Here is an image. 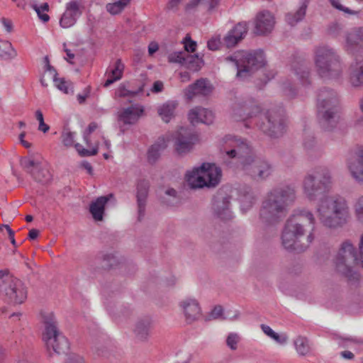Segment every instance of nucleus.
Here are the masks:
<instances>
[{
	"instance_id": "f257e3e1",
	"label": "nucleus",
	"mask_w": 363,
	"mask_h": 363,
	"mask_svg": "<svg viewBox=\"0 0 363 363\" xmlns=\"http://www.w3.org/2000/svg\"><path fill=\"white\" fill-rule=\"evenodd\" d=\"M220 150L225 153L223 159L227 166L240 169L256 182L265 180L273 171L271 164L255 157L247 142L236 136L226 135Z\"/></svg>"
},
{
	"instance_id": "f03ea898",
	"label": "nucleus",
	"mask_w": 363,
	"mask_h": 363,
	"mask_svg": "<svg viewBox=\"0 0 363 363\" xmlns=\"http://www.w3.org/2000/svg\"><path fill=\"white\" fill-rule=\"evenodd\" d=\"M232 111L233 118L237 121L260 117L262 121L257 123V126L272 138L280 137L285 131V120L282 111L271 110L262 116V108L252 99L235 104Z\"/></svg>"
},
{
	"instance_id": "7ed1b4c3",
	"label": "nucleus",
	"mask_w": 363,
	"mask_h": 363,
	"mask_svg": "<svg viewBox=\"0 0 363 363\" xmlns=\"http://www.w3.org/2000/svg\"><path fill=\"white\" fill-rule=\"evenodd\" d=\"M315 218L312 212L301 210L286 221L281 235L282 245L286 250L304 251L314 239Z\"/></svg>"
},
{
	"instance_id": "20e7f679",
	"label": "nucleus",
	"mask_w": 363,
	"mask_h": 363,
	"mask_svg": "<svg viewBox=\"0 0 363 363\" xmlns=\"http://www.w3.org/2000/svg\"><path fill=\"white\" fill-rule=\"evenodd\" d=\"M295 199L296 190L291 186L273 189L262 203L259 222L266 227L277 224L285 218L288 206Z\"/></svg>"
},
{
	"instance_id": "39448f33",
	"label": "nucleus",
	"mask_w": 363,
	"mask_h": 363,
	"mask_svg": "<svg viewBox=\"0 0 363 363\" xmlns=\"http://www.w3.org/2000/svg\"><path fill=\"white\" fill-rule=\"evenodd\" d=\"M316 211L320 223L331 229L343 227L350 219L349 203L344 196L338 194L322 198Z\"/></svg>"
},
{
	"instance_id": "423d86ee",
	"label": "nucleus",
	"mask_w": 363,
	"mask_h": 363,
	"mask_svg": "<svg viewBox=\"0 0 363 363\" xmlns=\"http://www.w3.org/2000/svg\"><path fill=\"white\" fill-rule=\"evenodd\" d=\"M317 74L325 79H337L343 72V65L337 50L326 44L315 46L313 50Z\"/></svg>"
},
{
	"instance_id": "0eeeda50",
	"label": "nucleus",
	"mask_w": 363,
	"mask_h": 363,
	"mask_svg": "<svg viewBox=\"0 0 363 363\" xmlns=\"http://www.w3.org/2000/svg\"><path fill=\"white\" fill-rule=\"evenodd\" d=\"M340 96L335 90L328 88H322L319 90L317 107L323 128L330 130L335 126V116L340 109Z\"/></svg>"
},
{
	"instance_id": "6e6552de",
	"label": "nucleus",
	"mask_w": 363,
	"mask_h": 363,
	"mask_svg": "<svg viewBox=\"0 0 363 363\" xmlns=\"http://www.w3.org/2000/svg\"><path fill=\"white\" fill-rule=\"evenodd\" d=\"M237 69L236 77L245 79L265 65V57L262 50H239L226 57Z\"/></svg>"
},
{
	"instance_id": "1a4fd4ad",
	"label": "nucleus",
	"mask_w": 363,
	"mask_h": 363,
	"mask_svg": "<svg viewBox=\"0 0 363 363\" xmlns=\"http://www.w3.org/2000/svg\"><path fill=\"white\" fill-rule=\"evenodd\" d=\"M44 330L43 340L49 350L57 354H65L69 350L67 339L60 332L55 317L52 313L43 315Z\"/></svg>"
},
{
	"instance_id": "9d476101",
	"label": "nucleus",
	"mask_w": 363,
	"mask_h": 363,
	"mask_svg": "<svg viewBox=\"0 0 363 363\" xmlns=\"http://www.w3.org/2000/svg\"><path fill=\"white\" fill-rule=\"evenodd\" d=\"M337 272L350 281H357L359 275L354 270L358 263L357 250L353 244L346 240L343 242L334 260Z\"/></svg>"
},
{
	"instance_id": "9b49d317",
	"label": "nucleus",
	"mask_w": 363,
	"mask_h": 363,
	"mask_svg": "<svg viewBox=\"0 0 363 363\" xmlns=\"http://www.w3.org/2000/svg\"><path fill=\"white\" fill-rule=\"evenodd\" d=\"M220 169L209 163H203L186 174V182L193 188L214 187L220 182Z\"/></svg>"
},
{
	"instance_id": "f8f14e48",
	"label": "nucleus",
	"mask_w": 363,
	"mask_h": 363,
	"mask_svg": "<svg viewBox=\"0 0 363 363\" xmlns=\"http://www.w3.org/2000/svg\"><path fill=\"white\" fill-rule=\"evenodd\" d=\"M23 169L36 182L47 184L52 175L45 162L33 157H23L20 161Z\"/></svg>"
},
{
	"instance_id": "ddd939ff",
	"label": "nucleus",
	"mask_w": 363,
	"mask_h": 363,
	"mask_svg": "<svg viewBox=\"0 0 363 363\" xmlns=\"http://www.w3.org/2000/svg\"><path fill=\"white\" fill-rule=\"evenodd\" d=\"M197 140V136L191 130L181 127L172 135V140L176 152L179 155L189 152Z\"/></svg>"
},
{
	"instance_id": "4468645a",
	"label": "nucleus",
	"mask_w": 363,
	"mask_h": 363,
	"mask_svg": "<svg viewBox=\"0 0 363 363\" xmlns=\"http://www.w3.org/2000/svg\"><path fill=\"white\" fill-rule=\"evenodd\" d=\"M6 300L13 304H21L27 298V288L18 279L12 277L9 284L4 288Z\"/></svg>"
},
{
	"instance_id": "2eb2a0df",
	"label": "nucleus",
	"mask_w": 363,
	"mask_h": 363,
	"mask_svg": "<svg viewBox=\"0 0 363 363\" xmlns=\"http://www.w3.org/2000/svg\"><path fill=\"white\" fill-rule=\"evenodd\" d=\"M291 76L296 85L308 87L312 84L311 69L305 61H296L291 65Z\"/></svg>"
},
{
	"instance_id": "dca6fc26",
	"label": "nucleus",
	"mask_w": 363,
	"mask_h": 363,
	"mask_svg": "<svg viewBox=\"0 0 363 363\" xmlns=\"http://www.w3.org/2000/svg\"><path fill=\"white\" fill-rule=\"evenodd\" d=\"M144 108L140 105H133L118 112L117 120L121 132L124 133L123 125H133L143 114Z\"/></svg>"
},
{
	"instance_id": "f3484780",
	"label": "nucleus",
	"mask_w": 363,
	"mask_h": 363,
	"mask_svg": "<svg viewBox=\"0 0 363 363\" xmlns=\"http://www.w3.org/2000/svg\"><path fill=\"white\" fill-rule=\"evenodd\" d=\"M274 25V15L269 11H262L255 18V33L258 35H267L273 30Z\"/></svg>"
},
{
	"instance_id": "a211bd4d",
	"label": "nucleus",
	"mask_w": 363,
	"mask_h": 363,
	"mask_svg": "<svg viewBox=\"0 0 363 363\" xmlns=\"http://www.w3.org/2000/svg\"><path fill=\"white\" fill-rule=\"evenodd\" d=\"M302 186L305 196L311 201H315L321 192L329 191L318 182L315 177L309 172L304 177Z\"/></svg>"
},
{
	"instance_id": "6ab92c4d",
	"label": "nucleus",
	"mask_w": 363,
	"mask_h": 363,
	"mask_svg": "<svg viewBox=\"0 0 363 363\" xmlns=\"http://www.w3.org/2000/svg\"><path fill=\"white\" fill-rule=\"evenodd\" d=\"M354 156V159L347 160V167L356 182L363 183V145L357 147Z\"/></svg>"
},
{
	"instance_id": "aec40b11",
	"label": "nucleus",
	"mask_w": 363,
	"mask_h": 363,
	"mask_svg": "<svg viewBox=\"0 0 363 363\" xmlns=\"http://www.w3.org/2000/svg\"><path fill=\"white\" fill-rule=\"evenodd\" d=\"M185 320L188 323H192L199 320L201 316V308L198 301L194 298H186L179 303Z\"/></svg>"
},
{
	"instance_id": "412c9836",
	"label": "nucleus",
	"mask_w": 363,
	"mask_h": 363,
	"mask_svg": "<svg viewBox=\"0 0 363 363\" xmlns=\"http://www.w3.org/2000/svg\"><path fill=\"white\" fill-rule=\"evenodd\" d=\"M349 82L353 87L363 86V56L356 57L348 69Z\"/></svg>"
},
{
	"instance_id": "4be33fe9",
	"label": "nucleus",
	"mask_w": 363,
	"mask_h": 363,
	"mask_svg": "<svg viewBox=\"0 0 363 363\" xmlns=\"http://www.w3.org/2000/svg\"><path fill=\"white\" fill-rule=\"evenodd\" d=\"M213 211L221 220H230L232 213L230 209V197L217 195L213 199Z\"/></svg>"
},
{
	"instance_id": "5701e85b",
	"label": "nucleus",
	"mask_w": 363,
	"mask_h": 363,
	"mask_svg": "<svg viewBox=\"0 0 363 363\" xmlns=\"http://www.w3.org/2000/svg\"><path fill=\"white\" fill-rule=\"evenodd\" d=\"M212 91L213 86L211 84L207 79L201 78L188 86L186 89L185 96L191 100L196 96H208Z\"/></svg>"
},
{
	"instance_id": "b1692460",
	"label": "nucleus",
	"mask_w": 363,
	"mask_h": 363,
	"mask_svg": "<svg viewBox=\"0 0 363 363\" xmlns=\"http://www.w3.org/2000/svg\"><path fill=\"white\" fill-rule=\"evenodd\" d=\"M152 327V322L150 318L146 317L138 319L133 329L135 338L138 342H147L151 335Z\"/></svg>"
},
{
	"instance_id": "393cba45",
	"label": "nucleus",
	"mask_w": 363,
	"mask_h": 363,
	"mask_svg": "<svg viewBox=\"0 0 363 363\" xmlns=\"http://www.w3.org/2000/svg\"><path fill=\"white\" fill-rule=\"evenodd\" d=\"M81 13L79 3L77 1H71L67 4L66 11L60 18V26L65 28L72 26Z\"/></svg>"
},
{
	"instance_id": "a878e982",
	"label": "nucleus",
	"mask_w": 363,
	"mask_h": 363,
	"mask_svg": "<svg viewBox=\"0 0 363 363\" xmlns=\"http://www.w3.org/2000/svg\"><path fill=\"white\" fill-rule=\"evenodd\" d=\"M150 184L145 179L140 180L137 184V205L138 220H141L145 216L147 198L148 196Z\"/></svg>"
},
{
	"instance_id": "bb28decb",
	"label": "nucleus",
	"mask_w": 363,
	"mask_h": 363,
	"mask_svg": "<svg viewBox=\"0 0 363 363\" xmlns=\"http://www.w3.org/2000/svg\"><path fill=\"white\" fill-rule=\"evenodd\" d=\"M247 33L246 22L238 23L230 30L224 38V42L228 48L234 47L242 40Z\"/></svg>"
},
{
	"instance_id": "cd10ccee",
	"label": "nucleus",
	"mask_w": 363,
	"mask_h": 363,
	"mask_svg": "<svg viewBox=\"0 0 363 363\" xmlns=\"http://www.w3.org/2000/svg\"><path fill=\"white\" fill-rule=\"evenodd\" d=\"M188 118L193 125L199 123L211 124L213 121L214 115L213 112L208 109L196 107L189 111Z\"/></svg>"
},
{
	"instance_id": "c85d7f7f",
	"label": "nucleus",
	"mask_w": 363,
	"mask_h": 363,
	"mask_svg": "<svg viewBox=\"0 0 363 363\" xmlns=\"http://www.w3.org/2000/svg\"><path fill=\"white\" fill-rule=\"evenodd\" d=\"M111 197H113L112 194L107 196H100L91 203L89 206V212L94 220L101 221L103 220L105 211V205Z\"/></svg>"
},
{
	"instance_id": "c756f323",
	"label": "nucleus",
	"mask_w": 363,
	"mask_h": 363,
	"mask_svg": "<svg viewBox=\"0 0 363 363\" xmlns=\"http://www.w3.org/2000/svg\"><path fill=\"white\" fill-rule=\"evenodd\" d=\"M309 173L313 174L318 182H320L324 188H327L330 190L333 184V177L331 171L328 167L325 166H318L309 172Z\"/></svg>"
},
{
	"instance_id": "7c9ffc66",
	"label": "nucleus",
	"mask_w": 363,
	"mask_h": 363,
	"mask_svg": "<svg viewBox=\"0 0 363 363\" xmlns=\"http://www.w3.org/2000/svg\"><path fill=\"white\" fill-rule=\"evenodd\" d=\"M360 43H363V28H354L346 34L345 47L347 51H352Z\"/></svg>"
},
{
	"instance_id": "2f4dec72",
	"label": "nucleus",
	"mask_w": 363,
	"mask_h": 363,
	"mask_svg": "<svg viewBox=\"0 0 363 363\" xmlns=\"http://www.w3.org/2000/svg\"><path fill=\"white\" fill-rule=\"evenodd\" d=\"M309 2L310 0H301L298 10L295 13H289L286 16V20L289 25L294 26L303 19Z\"/></svg>"
},
{
	"instance_id": "473e14b6",
	"label": "nucleus",
	"mask_w": 363,
	"mask_h": 363,
	"mask_svg": "<svg viewBox=\"0 0 363 363\" xmlns=\"http://www.w3.org/2000/svg\"><path fill=\"white\" fill-rule=\"evenodd\" d=\"M309 2L310 0H301L298 10L295 13H289L286 16V20L289 25L294 26L303 19Z\"/></svg>"
},
{
	"instance_id": "72a5a7b5",
	"label": "nucleus",
	"mask_w": 363,
	"mask_h": 363,
	"mask_svg": "<svg viewBox=\"0 0 363 363\" xmlns=\"http://www.w3.org/2000/svg\"><path fill=\"white\" fill-rule=\"evenodd\" d=\"M124 70V65L121 59H118L112 68L108 73V78L104 82V87H108L113 82L121 79Z\"/></svg>"
},
{
	"instance_id": "f704fd0d",
	"label": "nucleus",
	"mask_w": 363,
	"mask_h": 363,
	"mask_svg": "<svg viewBox=\"0 0 363 363\" xmlns=\"http://www.w3.org/2000/svg\"><path fill=\"white\" fill-rule=\"evenodd\" d=\"M177 106V104L174 101H167L158 108L157 113L163 121L165 123L170 121L174 116Z\"/></svg>"
},
{
	"instance_id": "c9c22d12",
	"label": "nucleus",
	"mask_w": 363,
	"mask_h": 363,
	"mask_svg": "<svg viewBox=\"0 0 363 363\" xmlns=\"http://www.w3.org/2000/svg\"><path fill=\"white\" fill-rule=\"evenodd\" d=\"M17 56V51L11 43L7 40H0V57L5 60L13 59Z\"/></svg>"
},
{
	"instance_id": "e433bc0d",
	"label": "nucleus",
	"mask_w": 363,
	"mask_h": 363,
	"mask_svg": "<svg viewBox=\"0 0 363 363\" xmlns=\"http://www.w3.org/2000/svg\"><path fill=\"white\" fill-rule=\"evenodd\" d=\"M166 147L164 141L153 144L147 151V160L150 163H155L160 155L161 150Z\"/></svg>"
},
{
	"instance_id": "4c0bfd02",
	"label": "nucleus",
	"mask_w": 363,
	"mask_h": 363,
	"mask_svg": "<svg viewBox=\"0 0 363 363\" xmlns=\"http://www.w3.org/2000/svg\"><path fill=\"white\" fill-rule=\"evenodd\" d=\"M241 209L246 211L250 209L255 202V196L250 190H245L242 192L239 197Z\"/></svg>"
},
{
	"instance_id": "58836bf2",
	"label": "nucleus",
	"mask_w": 363,
	"mask_h": 363,
	"mask_svg": "<svg viewBox=\"0 0 363 363\" xmlns=\"http://www.w3.org/2000/svg\"><path fill=\"white\" fill-rule=\"evenodd\" d=\"M130 0H114L113 3H108L106 9L112 15L120 13L130 3Z\"/></svg>"
},
{
	"instance_id": "ea45409f",
	"label": "nucleus",
	"mask_w": 363,
	"mask_h": 363,
	"mask_svg": "<svg viewBox=\"0 0 363 363\" xmlns=\"http://www.w3.org/2000/svg\"><path fill=\"white\" fill-rule=\"evenodd\" d=\"M352 209L356 220L363 223V194L357 196L353 200Z\"/></svg>"
},
{
	"instance_id": "a19ab883",
	"label": "nucleus",
	"mask_w": 363,
	"mask_h": 363,
	"mask_svg": "<svg viewBox=\"0 0 363 363\" xmlns=\"http://www.w3.org/2000/svg\"><path fill=\"white\" fill-rule=\"evenodd\" d=\"M57 73H55L53 77L55 86L65 94H69V91L72 92L73 86L70 82H67L64 78H58Z\"/></svg>"
},
{
	"instance_id": "79ce46f5",
	"label": "nucleus",
	"mask_w": 363,
	"mask_h": 363,
	"mask_svg": "<svg viewBox=\"0 0 363 363\" xmlns=\"http://www.w3.org/2000/svg\"><path fill=\"white\" fill-rule=\"evenodd\" d=\"M296 351L301 355H305L310 351L308 340L304 337H298L295 340Z\"/></svg>"
},
{
	"instance_id": "37998d69",
	"label": "nucleus",
	"mask_w": 363,
	"mask_h": 363,
	"mask_svg": "<svg viewBox=\"0 0 363 363\" xmlns=\"http://www.w3.org/2000/svg\"><path fill=\"white\" fill-rule=\"evenodd\" d=\"M189 56H186L184 52H174L170 53L167 58L169 63H179L184 64Z\"/></svg>"
},
{
	"instance_id": "c03bdc74",
	"label": "nucleus",
	"mask_w": 363,
	"mask_h": 363,
	"mask_svg": "<svg viewBox=\"0 0 363 363\" xmlns=\"http://www.w3.org/2000/svg\"><path fill=\"white\" fill-rule=\"evenodd\" d=\"M33 8L34 9V10L36 11V13H38V17L43 21V22H47L49 21L50 19V17L48 14L46 13H43L42 12H44V11H48V9H49V6H48V3H44L41 6H38L37 4H34L33 6Z\"/></svg>"
},
{
	"instance_id": "a18cd8bd",
	"label": "nucleus",
	"mask_w": 363,
	"mask_h": 363,
	"mask_svg": "<svg viewBox=\"0 0 363 363\" xmlns=\"http://www.w3.org/2000/svg\"><path fill=\"white\" fill-rule=\"evenodd\" d=\"M75 133L65 130L61 135L62 142L66 147H72L74 142Z\"/></svg>"
},
{
	"instance_id": "49530a36",
	"label": "nucleus",
	"mask_w": 363,
	"mask_h": 363,
	"mask_svg": "<svg viewBox=\"0 0 363 363\" xmlns=\"http://www.w3.org/2000/svg\"><path fill=\"white\" fill-rule=\"evenodd\" d=\"M329 2L330 3L333 7L335 8L339 11H343L345 13H348L350 15H358L359 13V11H353L347 7L342 6L340 3V0H329Z\"/></svg>"
},
{
	"instance_id": "de8ad7c7",
	"label": "nucleus",
	"mask_w": 363,
	"mask_h": 363,
	"mask_svg": "<svg viewBox=\"0 0 363 363\" xmlns=\"http://www.w3.org/2000/svg\"><path fill=\"white\" fill-rule=\"evenodd\" d=\"M12 277L5 271H0V295L3 296L4 288L9 284Z\"/></svg>"
},
{
	"instance_id": "09e8293b",
	"label": "nucleus",
	"mask_w": 363,
	"mask_h": 363,
	"mask_svg": "<svg viewBox=\"0 0 363 363\" xmlns=\"http://www.w3.org/2000/svg\"><path fill=\"white\" fill-rule=\"evenodd\" d=\"M74 147H75L77 151L78 152V153L82 157L95 155L98 152V147L97 146L91 150L84 148L82 147V145H81L79 143L74 144Z\"/></svg>"
},
{
	"instance_id": "8fccbe9b",
	"label": "nucleus",
	"mask_w": 363,
	"mask_h": 363,
	"mask_svg": "<svg viewBox=\"0 0 363 363\" xmlns=\"http://www.w3.org/2000/svg\"><path fill=\"white\" fill-rule=\"evenodd\" d=\"M35 118L39 122L38 130L43 133H47L50 129V126L44 122L43 115L40 110L35 111Z\"/></svg>"
},
{
	"instance_id": "3c124183",
	"label": "nucleus",
	"mask_w": 363,
	"mask_h": 363,
	"mask_svg": "<svg viewBox=\"0 0 363 363\" xmlns=\"http://www.w3.org/2000/svg\"><path fill=\"white\" fill-rule=\"evenodd\" d=\"M117 94L120 97L133 96L139 93V91L128 90L125 85L121 84L117 89Z\"/></svg>"
},
{
	"instance_id": "603ef678",
	"label": "nucleus",
	"mask_w": 363,
	"mask_h": 363,
	"mask_svg": "<svg viewBox=\"0 0 363 363\" xmlns=\"http://www.w3.org/2000/svg\"><path fill=\"white\" fill-rule=\"evenodd\" d=\"M239 336L236 333H230L227 337V345L233 350H235L238 347L237 345L239 342Z\"/></svg>"
},
{
	"instance_id": "864d4df0",
	"label": "nucleus",
	"mask_w": 363,
	"mask_h": 363,
	"mask_svg": "<svg viewBox=\"0 0 363 363\" xmlns=\"http://www.w3.org/2000/svg\"><path fill=\"white\" fill-rule=\"evenodd\" d=\"M104 263V267L111 268L117 264L116 257L113 254H105L102 257Z\"/></svg>"
},
{
	"instance_id": "5fc2aeb1",
	"label": "nucleus",
	"mask_w": 363,
	"mask_h": 363,
	"mask_svg": "<svg viewBox=\"0 0 363 363\" xmlns=\"http://www.w3.org/2000/svg\"><path fill=\"white\" fill-rule=\"evenodd\" d=\"M98 125H97V123H95V122H91V123H89V125H88V128L87 129L85 130V132L84 133V140L85 141V143L89 145V135L93 133L96 128H97Z\"/></svg>"
},
{
	"instance_id": "6e6d98bb",
	"label": "nucleus",
	"mask_w": 363,
	"mask_h": 363,
	"mask_svg": "<svg viewBox=\"0 0 363 363\" xmlns=\"http://www.w3.org/2000/svg\"><path fill=\"white\" fill-rule=\"evenodd\" d=\"M186 51L193 52L196 50V43L189 37H186L184 41Z\"/></svg>"
},
{
	"instance_id": "4d7b16f0",
	"label": "nucleus",
	"mask_w": 363,
	"mask_h": 363,
	"mask_svg": "<svg viewBox=\"0 0 363 363\" xmlns=\"http://www.w3.org/2000/svg\"><path fill=\"white\" fill-rule=\"evenodd\" d=\"M16 363H33L32 357L28 353H21L18 356Z\"/></svg>"
},
{
	"instance_id": "13d9d810",
	"label": "nucleus",
	"mask_w": 363,
	"mask_h": 363,
	"mask_svg": "<svg viewBox=\"0 0 363 363\" xmlns=\"http://www.w3.org/2000/svg\"><path fill=\"white\" fill-rule=\"evenodd\" d=\"M5 228L8 233L9 239L11 240V242L14 247H16V242L14 238V231L10 228L9 225H2L0 227V231H2L3 229Z\"/></svg>"
},
{
	"instance_id": "bf43d9fd",
	"label": "nucleus",
	"mask_w": 363,
	"mask_h": 363,
	"mask_svg": "<svg viewBox=\"0 0 363 363\" xmlns=\"http://www.w3.org/2000/svg\"><path fill=\"white\" fill-rule=\"evenodd\" d=\"M220 45V42L218 39L212 38L208 41L207 46L211 50H217Z\"/></svg>"
},
{
	"instance_id": "052dcab7",
	"label": "nucleus",
	"mask_w": 363,
	"mask_h": 363,
	"mask_svg": "<svg viewBox=\"0 0 363 363\" xmlns=\"http://www.w3.org/2000/svg\"><path fill=\"white\" fill-rule=\"evenodd\" d=\"M207 6L208 11H213L216 9L220 3V0H203Z\"/></svg>"
},
{
	"instance_id": "680f3d73",
	"label": "nucleus",
	"mask_w": 363,
	"mask_h": 363,
	"mask_svg": "<svg viewBox=\"0 0 363 363\" xmlns=\"http://www.w3.org/2000/svg\"><path fill=\"white\" fill-rule=\"evenodd\" d=\"M223 312V309L222 306H216L212 310V311L211 313V316L214 319L218 318L222 315Z\"/></svg>"
},
{
	"instance_id": "e2e57ef3",
	"label": "nucleus",
	"mask_w": 363,
	"mask_h": 363,
	"mask_svg": "<svg viewBox=\"0 0 363 363\" xmlns=\"http://www.w3.org/2000/svg\"><path fill=\"white\" fill-rule=\"evenodd\" d=\"M66 363H84V362L81 357L75 354H72L67 357Z\"/></svg>"
},
{
	"instance_id": "0e129e2a",
	"label": "nucleus",
	"mask_w": 363,
	"mask_h": 363,
	"mask_svg": "<svg viewBox=\"0 0 363 363\" xmlns=\"http://www.w3.org/2000/svg\"><path fill=\"white\" fill-rule=\"evenodd\" d=\"M261 328L264 333L266 334L267 336L270 337L271 338L276 333L269 325L262 324Z\"/></svg>"
},
{
	"instance_id": "69168bd1",
	"label": "nucleus",
	"mask_w": 363,
	"mask_h": 363,
	"mask_svg": "<svg viewBox=\"0 0 363 363\" xmlns=\"http://www.w3.org/2000/svg\"><path fill=\"white\" fill-rule=\"evenodd\" d=\"M159 49V45L156 42H151L148 45V53L150 55H152Z\"/></svg>"
},
{
	"instance_id": "338daca9",
	"label": "nucleus",
	"mask_w": 363,
	"mask_h": 363,
	"mask_svg": "<svg viewBox=\"0 0 363 363\" xmlns=\"http://www.w3.org/2000/svg\"><path fill=\"white\" fill-rule=\"evenodd\" d=\"M162 89H163V83L161 81H156L154 82L151 90L152 92L157 93V92L162 91Z\"/></svg>"
},
{
	"instance_id": "774afa93",
	"label": "nucleus",
	"mask_w": 363,
	"mask_h": 363,
	"mask_svg": "<svg viewBox=\"0 0 363 363\" xmlns=\"http://www.w3.org/2000/svg\"><path fill=\"white\" fill-rule=\"evenodd\" d=\"M1 21L6 31L11 33L13 30L12 22L10 20L4 18H2Z\"/></svg>"
}]
</instances>
